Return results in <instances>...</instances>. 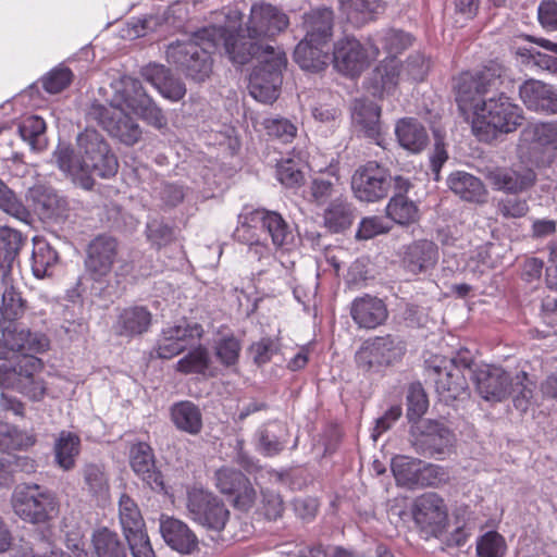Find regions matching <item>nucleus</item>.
Here are the masks:
<instances>
[{"label": "nucleus", "instance_id": "nucleus-1", "mask_svg": "<svg viewBox=\"0 0 557 557\" xmlns=\"http://www.w3.org/2000/svg\"><path fill=\"white\" fill-rule=\"evenodd\" d=\"M288 25L289 18L281 9L259 2L252 4L244 27L230 30L224 26H209L202 34L211 40L224 38V49L230 60L244 65L263 50H276L268 41Z\"/></svg>", "mask_w": 557, "mask_h": 557}, {"label": "nucleus", "instance_id": "nucleus-2", "mask_svg": "<svg viewBox=\"0 0 557 557\" xmlns=\"http://www.w3.org/2000/svg\"><path fill=\"white\" fill-rule=\"evenodd\" d=\"M28 310V301L15 286H7L0 306V357L7 349L42 352L49 346V339L41 333L20 329L16 324Z\"/></svg>", "mask_w": 557, "mask_h": 557}, {"label": "nucleus", "instance_id": "nucleus-3", "mask_svg": "<svg viewBox=\"0 0 557 557\" xmlns=\"http://www.w3.org/2000/svg\"><path fill=\"white\" fill-rule=\"evenodd\" d=\"M208 27L195 32L186 41L172 42L166 49L168 61L187 78L197 83L210 77L213 67L211 53L219 46L224 47V38L211 40L202 34Z\"/></svg>", "mask_w": 557, "mask_h": 557}, {"label": "nucleus", "instance_id": "nucleus-4", "mask_svg": "<svg viewBox=\"0 0 557 557\" xmlns=\"http://www.w3.org/2000/svg\"><path fill=\"white\" fill-rule=\"evenodd\" d=\"M4 359L0 362V386L17 391L33 400H39L45 394V386L39 373L42 362L34 356L35 351L24 349H7Z\"/></svg>", "mask_w": 557, "mask_h": 557}, {"label": "nucleus", "instance_id": "nucleus-5", "mask_svg": "<svg viewBox=\"0 0 557 557\" xmlns=\"http://www.w3.org/2000/svg\"><path fill=\"white\" fill-rule=\"evenodd\" d=\"M523 119L521 108L502 94L474 106L472 132L479 140L491 143L498 134L515 132Z\"/></svg>", "mask_w": 557, "mask_h": 557}, {"label": "nucleus", "instance_id": "nucleus-6", "mask_svg": "<svg viewBox=\"0 0 557 557\" xmlns=\"http://www.w3.org/2000/svg\"><path fill=\"white\" fill-rule=\"evenodd\" d=\"M473 364L469 351H460L450 359L436 356L426 362L428 376L434 381L442 401L450 404L469 395L467 377L474 373Z\"/></svg>", "mask_w": 557, "mask_h": 557}, {"label": "nucleus", "instance_id": "nucleus-7", "mask_svg": "<svg viewBox=\"0 0 557 557\" xmlns=\"http://www.w3.org/2000/svg\"><path fill=\"white\" fill-rule=\"evenodd\" d=\"M258 64L249 77L250 95L263 103H272L278 98L282 86V72L287 64L286 54L282 50H263L253 57Z\"/></svg>", "mask_w": 557, "mask_h": 557}, {"label": "nucleus", "instance_id": "nucleus-8", "mask_svg": "<svg viewBox=\"0 0 557 557\" xmlns=\"http://www.w3.org/2000/svg\"><path fill=\"white\" fill-rule=\"evenodd\" d=\"M12 504L14 512L24 521L45 523L58 515L59 500L55 494L38 484L16 486Z\"/></svg>", "mask_w": 557, "mask_h": 557}, {"label": "nucleus", "instance_id": "nucleus-9", "mask_svg": "<svg viewBox=\"0 0 557 557\" xmlns=\"http://www.w3.org/2000/svg\"><path fill=\"white\" fill-rule=\"evenodd\" d=\"M456 437L443 422L422 420L411 424L409 443L414 451L425 458L444 459L451 453Z\"/></svg>", "mask_w": 557, "mask_h": 557}, {"label": "nucleus", "instance_id": "nucleus-10", "mask_svg": "<svg viewBox=\"0 0 557 557\" xmlns=\"http://www.w3.org/2000/svg\"><path fill=\"white\" fill-rule=\"evenodd\" d=\"M78 152L83 154L85 168L90 176L111 178L116 175L119 161L102 134L94 128H85L76 138Z\"/></svg>", "mask_w": 557, "mask_h": 557}, {"label": "nucleus", "instance_id": "nucleus-11", "mask_svg": "<svg viewBox=\"0 0 557 557\" xmlns=\"http://www.w3.org/2000/svg\"><path fill=\"white\" fill-rule=\"evenodd\" d=\"M406 352V344L399 336L386 334L363 342L357 350L355 359L358 368L363 371H380L383 367L399 361Z\"/></svg>", "mask_w": 557, "mask_h": 557}, {"label": "nucleus", "instance_id": "nucleus-12", "mask_svg": "<svg viewBox=\"0 0 557 557\" xmlns=\"http://www.w3.org/2000/svg\"><path fill=\"white\" fill-rule=\"evenodd\" d=\"M186 508L190 519L208 530L222 531L230 519V510L224 502L203 488L187 491Z\"/></svg>", "mask_w": 557, "mask_h": 557}, {"label": "nucleus", "instance_id": "nucleus-13", "mask_svg": "<svg viewBox=\"0 0 557 557\" xmlns=\"http://www.w3.org/2000/svg\"><path fill=\"white\" fill-rule=\"evenodd\" d=\"M394 178L386 166L376 161H369L355 171L351 189L358 200L376 202L387 197L394 186Z\"/></svg>", "mask_w": 557, "mask_h": 557}, {"label": "nucleus", "instance_id": "nucleus-14", "mask_svg": "<svg viewBox=\"0 0 557 557\" xmlns=\"http://www.w3.org/2000/svg\"><path fill=\"white\" fill-rule=\"evenodd\" d=\"M502 76L497 64L485 66L475 72H465L459 75L455 85L456 101L462 114L473 109L478 100L488 90L496 87Z\"/></svg>", "mask_w": 557, "mask_h": 557}, {"label": "nucleus", "instance_id": "nucleus-15", "mask_svg": "<svg viewBox=\"0 0 557 557\" xmlns=\"http://www.w3.org/2000/svg\"><path fill=\"white\" fill-rule=\"evenodd\" d=\"M379 52L375 45L368 48L354 36H344L333 45L332 62L339 73L357 77L369 67Z\"/></svg>", "mask_w": 557, "mask_h": 557}, {"label": "nucleus", "instance_id": "nucleus-16", "mask_svg": "<svg viewBox=\"0 0 557 557\" xmlns=\"http://www.w3.org/2000/svg\"><path fill=\"white\" fill-rule=\"evenodd\" d=\"M414 524L426 534L438 537L448 525V508L442 496L428 492L418 496L411 505Z\"/></svg>", "mask_w": 557, "mask_h": 557}, {"label": "nucleus", "instance_id": "nucleus-17", "mask_svg": "<svg viewBox=\"0 0 557 557\" xmlns=\"http://www.w3.org/2000/svg\"><path fill=\"white\" fill-rule=\"evenodd\" d=\"M202 333L203 329L199 323L183 321L180 324L168 326L159 335L151 356L159 359H171L200 339Z\"/></svg>", "mask_w": 557, "mask_h": 557}, {"label": "nucleus", "instance_id": "nucleus-18", "mask_svg": "<svg viewBox=\"0 0 557 557\" xmlns=\"http://www.w3.org/2000/svg\"><path fill=\"white\" fill-rule=\"evenodd\" d=\"M119 252L117 240L108 235H98L87 246L85 270L91 280L99 282L112 270Z\"/></svg>", "mask_w": 557, "mask_h": 557}, {"label": "nucleus", "instance_id": "nucleus-19", "mask_svg": "<svg viewBox=\"0 0 557 557\" xmlns=\"http://www.w3.org/2000/svg\"><path fill=\"white\" fill-rule=\"evenodd\" d=\"M215 486L222 494L233 497L234 506L247 510L256 499L250 481L239 470L221 468L215 472Z\"/></svg>", "mask_w": 557, "mask_h": 557}, {"label": "nucleus", "instance_id": "nucleus-20", "mask_svg": "<svg viewBox=\"0 0 557 557\" xmlns=\"http://www.w3.org/2000/svg\"><path fill=\"white\" fill-rule=\"evenodd\" d=\"M35 212L45 223H62L69 216V202L53 188L38 185L28 191Z\"/></svg>", "mask_w": 557, "mask_h": 557}, {"label": "nucleus", "instance_id": "nucleus-21", "mask_svg": "<svg viewBox=\"0 0 557 557\" xmlns=\"http://www.w3.org/2000/svg\"><path fill=\"white\" fill-rule=\"evenodd\" d=\"M129 465L134 473L152 491L163 492V474L156 466L153 449L146 442L133 443L129 448Z\"/></svg>", "mask_w": 557, "mask_h": 557}, {"label": "nucleus", "instance_id": "nucleus-22", "mask_svg": "<svg viewBox=\"0 0 557 557\" xmlns=\"http://www.w3.org/2000/svg\"><path fill=\"white\" fill-rule=\"evenodd\" d=\"M487 178L497 190L518 195L530 190L537 181L535 171L529 166L496 168L488 172Z\"/></svg>", "mask_w": 557, "mask_h": 557}, {"label": "nucleus", "instance_id": "nucleus-23", "mask_svg": "<svg viewBox=\"0 0 557 557\" xmlns=\"http://www.w3.org/2000/svg\"><path fill=\"white\" fill-rule=\"evenodd\" d=\"M438 257V247L434 242L419 239L404 247L401 264L408 273L425 274L435 268Z\"/></svg>", "mask_w": 557, "mask_h": 557}, {"label": "nucleus", "instance_id": "nucleus-24", "mask_svg": "<svg viewBox=\"0 0 557 557\" xmlns=\"http://www.w3.org/2000/svg\"><path fill=\"white\" fill-rule=\"evenodd\" d=\"M335 14L326 7H320L304 13L301 28L302 39L313 45H330L334 35Z\"/></svg>", "mask_w": 557, "mask_h": 557}, {"label": "nucleus", "instance_id": "nucleus-25", "mask_svg": "<svg viewBox=\"0 0 557 557\" xmlns=\"http://www.w3.org/2000/svg\"><path fill=\"white\" fill-rule=\"evenodd\" d=\"M411 186L408 178L400 175L395 176V194L386 206V214L391 220L400 225L411 224L419 219L417 205L406 196Z\"/></svg>", "mask_w": 557, "mask_h": 557}, {"label": "nucleus", "instance_id": "nucleus-26", "mask_svg": "<svg viewBox=\"0 0 557 557\" xmlns=\"http://www.w3.org/2000/svg\"><path fill=\"white\" fill-rule=\"evenodd\" d=\"M52 159L57 166L75 184L84 189H91L95 181L90 176L88 170L85 168L83 154L76 152L74 148L69 145L59 144L52 154Z\"/></svg>", "mask_w": 557, "mask_h": 557}, {"label": "nucleus", "instance_id": "nucleus-27", "mask_svg": "<svg viewBox=\"0 0 557 557\" xmlns=\"http://www.w3.org/2000/svg\"><path fill=\"white\" fill-rule=\"evenodd\" d=\"M245 220L250 223L261 224V227L267 230L273 245L277 248L288 250L294 244L295 236L293 230L283 216L275 211L257 209L245 216Z\"/></svg>", "mask_w": 557, "mask_h": 557}, {"label": "nucleus", "instance_id": "nucleus-28", "mask_svg": "<svg viewBox=\"0 0 557 557\" xmlns=\"http://www.w3.org/2000/svg\"><path fill=\"white\" fill-rule=\"evenodd\" d=\"M476 391L485 400L502 401L509 395L511 376L502 368L474 370Z\"/></svg>", "mask_w": 557, "mask_h": 557}, {"label": "nucleus", "instance_id": "nucleus-29", "mask_svg": "<svg viewBox=\"0 0 557 557\" xmlns=\"http://www.w3.org/2000/svg\"><path fill=\"white\" fill-rule=\"evenodd\" d=\"M350 315L359 327L370 330L382 325L388 317V311L382 299L366 294L351 302Z\"/></svg>", "mask_w": 557, "mask_h": 557}, {"label": "nucleus", "instance_id": "nucleus-30", "mask_svg": "<svg viewBox=\"0 0 557 557\" xmlns=\"http://www.w3.org/2000/svg\"><path fill=\"white\" fill-rule=\"evenodd\" d=\"M160 532L165 543L182 554H190L198 548V539L189 527L175 518L161 519Z\"/></svg>", "mask_w": 557, "mask_h": 557}, {"label": "nucleus", "instance_id": "nucleus-31", "mask_svg": "<svg viewBox=\"0 0 557 557\" xmlns=\"http://www.w3.org/2000/svg\"><path fill=\"white\" fill-rule=\"evenodd\" d=\"M152 323L151 312L144 306H132L121 310L114 324L119 336L134 337L148 332Z\"/></svg>", "mask_w": 557, "mask_h": 557}, {"label": "nucleus", "instance_id": "nucleus-32", "mask_svg": "<svg viewBox=\"0 0 557 557\" xmlns=\"http://www.w3.org/2000/svg\"><path fill=\"white\" fill-rule=\"evenodd\" d=\"M401 63L394 57H387L373 70L371 83L374 90H369L373 97L384 98L394 92L398 84Z\"/></svg>", "mask_w": 557, "mask_h": 557}, {"label": "nucleus", "instance_id": "nucleus-33", "mask_svg": "<svg viewBox=\"0 0 557 557\" xmlns=\"http://www.w3.org/2000/svg\"><path fill=\"white\" fill-rule=\"evenodd\" d=\"M257 449L265 457L281 454L288 442V430L280 421L263 424L256 433Z\"/></svg>", "mask_w": 557, "mask_h": 557}, {"label": "nucleus", "instance_id": "nucleus-34", "mask_svg": "<svg viewBox=\"0 0 557 557\" xmlns=\"http://www.w3.org/2000/svg\"><path fill=\"white\" fill-rule=\"evenodd\" d=\"M294 59L305 71H324L332 61L327 45H313L302 39L295 48Z\"/></svg>", "mask_w": 557, "mask_h": 557}, {"label": "nucleus", "instance_id": "nucleus-35", "mask_svg": "<svg viewBox=\"0 0 557 557\" xmlns=\"http://www.w3.org/2000/svg\"><path fill=\"white\" fill-rule=\"evenodd\" d=\"M351 117L367 137L379 139L381 136V108L375 102L368 99H355Z\"/></svg>", "mask_w": 557, "mask_h": 557}, {"label": "nucleus", "instance_id": "nucleus-36", "mask_svg": "<svg viewBox=\"0 0 557 557\" xmlns=\"http://www.w3.org/2000/svg\"><path fill=\"white\" fill-rule=\"evenodd\" d=\"M171 421L177 430L196 436L203 428L200 408L189 400L175 403L170 408Z\"/></svg>", "mask_w": 557, "mask_h": 557}, {"label": "nucleus", "instance_id": "nucleus-37", "mask_svg": "<svg viewBox=\"0 0 557 557\" xmlns=\"http://www.w3.org/2000/svg\"><path fill=\"white\" fill-rule=\"evenodd\" d=\"M449 189L465 201L484 202L487 190L483 182L467 172L458 171L451 173L447 180Z\"/></svg>", "mask_w": 557, "mask_h": 557}, {"label": "nucleus", "instance_id": "nucleus-38", "mask_svg": "<svg viewBox=\"0 0 557 557\" xmlns=\"http://www.w3.org/2000/svg\"><path fill=\"white\" fill-rule=\"evenodd\" d=\"M114 90L110 104L114 109L124 111L125 109L134 110L139 101L147 96L140 81L124 76L112 85Z\"/></svg>", "mask_w": 557, "mask_h": 557}, {"label": "nucleus", "instance_id": "nucleus-39", "mask_svg": "<svg viewBox=\"0 0 557 557\" xmlns=\"http://www.w3.org/2000/svg\"><path fill=\"white\" fill-rule=\"evenodd\" d=\"M91 546L97 557H128L127 541L107 527L92 532Z\"/></svg>", "mask_w": 557, "mask_h": 557}, {"label": "nucleus", "instance_id": "nucleus-40", "mask_svg": "<svg viewBox=\"0 0 557 557\" xmlns=\"http://www.w3.org/2000/svg\"><path fill=\"white\" fill-rule=\"evenodd\" d=\"M395 133L400 146L413 153L422 151L429 140L424 126L412 117L399 120Z\"/></svg>", "mask_w": 557, "mask_h": 557}, {"label": "nucleus", "instance_id": "nucleus-41", "mask_svg": "<svg viewBox=\"0 0 557 557\" xmlns=\"http://www.w3.org/2000/svg\"><path fill=\"white\" fill-rule=\"evenodd\" d=\"M59 261L60 256L49 242L45 238H34L32 271L36 277L42 278L52 275Z\"/></svg>", "mask_w": 557, "mask_h": 557}, {"label": "nucleus", "instance_id": "nucleus-42", "mask_svg": "<svg viewBox=\"0 0 557 557\" xmlns=\"http://www.w3.org/2000/svg\"><path fill=\"white\" fill-rule=\"evenodd\" d=\"M79 450V436L69 431H62L54 443L55 463L64 471L72 470L75 467Z\"/></svg>", "mask_w": 557, "mask_h": 557}, {"label": "nucleus", "instance_id": "nucleus-43", "mask_svg": "<svg viewBox=\"0 0 557 557\" xmlns=\"http://www.w3.org/2000/svg\"><path fill=\"white\" fill-rule=\"evenodd\" d=\"M422 460L408 456H396L392 459L391 469L397 485L409 488L418 486Z\"/></svg>", "mask_w": 557, "mask_h": 557}, {"label": "nucleus", "instance_id": "nucleus-44", "mask_svg": "<svg viewBox=\"0 0 557 557\" xmlns=\"http://www.w3.org/2000/svg\"><path fill=\"white\" fill-rule=\"evenodd\" d=\"M119 516L125 539L146 531L140 510L128 495L124 494L120 498Z\"/></svg>", "mask_w": 557, "mask_h": 557}, {"label": "nucleus", "instance_id": "nucleus-45", "mask_svg": "<svg viewBox=\"0 0 557 557\" xmlns=\"http://www.w3.org/2000/svg\"><path fill=\"white\" fill-rule=\"evenodd\" d=\"M352 220V207L342 198L334 199L324 211V225L333 233L347 230Z\"/></svg>", "mask_w": 557, "mask_h": 557}, {"label": "nucleus", "instance_id": "nucleus-46", "mask_svg": "<svg viewBox=\"0 0 557 557\" xmlns=\"http://www.w3.org/2000/svg\"><path fill=\"white\" fill-rule=\"evenodd\" d=\"M381 0H339L342 11L352 25L360 27L372 21L377 9L381 7Z\"/></svg>", "mask_w": 557, "mask_h": 557}, {"label": "nucleus", "instance_id": "nucleus-47", "mask_svg": "<svg viewBox=\"0 0 557 557\" xmlns=\"http://www.w3.org/2000/svg\"><path fill=\"white\" fill-rule=\"evenodd\" d=\"M107 132L126 146L135 145L141 137L139 125L123 111H120L113 122L109 123Z\"/></svg>", "mask_w": 557, "mask_h": 557}, {"label": "nucleus", "instance_id": "nucleus-48", "mask_svg": "<svg viewBox=\"0 0 557 557\" xmlns=\"http://www.w3.org/2000/svg\"><path fill=\"white\" fill-rule=\"evenodd\" d=\"M18 134L33 150H42L47 145L46 122L38 115L25 117L18 125Z\"/></svg>", "mask_w": 557, "mask_h": 557}, {"label": "nucleus", "instance_id": "nucleus-49", "mask_svg": "<svg viewBox=\"0 0 557 557\" xmlns=\"http://www.w3.org/2000/svg\"><path fill=\"white\" fill-rule=\"evenodd\" d=\"M211 364V358L206 347L199 345L181 358L175 366L177 372L183 374L205 375Z\"/></svg>", "mask_w": 557, "mask_h": 557}, {"label": "nucleus", "instance_id": "nucleus-50", "mask_svg": "<svg viewBox=\"0 0 557 557\" xmlns=\"http://www.w3.org/2000/svg\"><path fill=\"white\" fill-rule=\"evenodd\" d=\"M535 384L529 379V374L524 371L517 373L510 381L509 395L513 396V406L521 412H525L529 408Z\"/></svg>", "mask_w": 557, "mask_h": 557}, {"label": "nucleus", "instance_id": "nucleus-51", "mask_svg": "<svg viewBox=\"0 0 557 557\" xmlns=\"http://www.w3.org/2000/svg\"><path fill=\"white\" fill-rule=\"evenodd\" d=\"M0 209L7 214L24 222L29 223L32 214L24 206L23 201L2 180H0Z\"/></svg>", "mask_w": 557, "mask_h": 557}, {"label": "nucleus", "instance_id": "nucleus-52", "mask_svg": "<svg viewBox=\"0 0 557 557\" xmlns=\"http://www.w3.org/2000/svg\"><path fill=\"white\" fill-rule=\"evenodd\" d=\"M549 86L541 81H527L519 88L520 98L528 109L541 112Z\"/></svg>", "mask_w": 557, "mask_h": 557}, {"label": "nucleus", "instance_id": "nucleus-53", "mask_svg": "<svg viewBox=\"0 0 557 557\" xmlns=\"http://www.w3.org/2000/svg\"><path fill=\"white\" fill-rule=\"evenodd\" d=\"M407 418L418 422L429 408L428 395L420 382L411 383L407 389Z\"/></svg>", "mask_w": 557, "mask_h": 557}, {"label": "nucleus", "instance_id": "nucleus-54", "mask_svg": "<svg viewBox=\"0 0 557 557\" xmlns=\"http://www.w3.org/2000/svg\"><path fill=\"white\" fill-rule=\"evenodd\" d=\"M380 42L389 57L396 58L412 45L413 37L404 30L389 28L382 32Z\"/></svg>", "mask_w": 557, "mask_h": 557}, {"label": "nucleus", "instance_id": "nucleus-55", "mask_svg": "<svg viewBox=\"0 0 557 557\" xmlns=\"http://www.w3.org/2000/svg\"><path fill=\"white\" fill-rule=\"evenodd\" d=\"M146 236L151 246L157 249L172 244L176 238L174 227L157 219L147 223Z\"/></svg>", "mask_w": 557, "mask_h": 557}, {"label": "nucleus", "instance_id": "nucleus-56", "mask_svg": "<svg viewBox=\"0 0 557 557\" xmlns=\"http://www.w3.org/2000/svg\"><path fill=\"white\" fill-rule=\"evenodd\" d=\"M449 480L450 475L447 468L440 465L426 463L422 461L418 486L438 487L448 483Z\"/></svg>", "mask_w": 557, "mask_h": 557}, {"label": "nucleus", "instance_id": "nucleus-57", "mask_svg": "<svg viewBox=\"0 0 557 557\" xmlns=\"http://www.w3.org/2000/svg\"><path fill=\"white\" fill-rule=\"evenodd\" d=\"M133 112L158 129L165 127L168 124L166 117L162 110L148 95L139 101V104H137Z\"/></svg>", "mask_w": 557, "mask_h": 557}, {"label": "nucleus", "instance_id": "nucleus-58", "mask_svg": "<svg viewBox=\"0 0 557 557\" xmlns=\"http://www.w3.org/2000/svg\"><path fill=\"white\" fill-rule=\"evenodd\" d=\"M214 349L218 360L225 367H232L238 362L242 345L235 336L231 335L219 339Z\"/></svg>", "mask_w": 557, "mask_h": 557}, {"label": "nucleus", "instance_id": "nucleus-59", "mask_svg": "<svg viewBox=\"0 0 557 557\" xmlns=\"http://www.w3.org/2000/svg\"><path fill=\"white\" fill-rule=\"evenodd\" d=\"M505 552V540L495 531L485 533L476 543V554L480 557H502Z\"/></svg>", "mask_w": 557, "mask_h": 557}, {"label": "nucleus", "instance_id": "nucleus-60", "mask_svg": "<svg viewBox=\"0 0 557 557\" xmlns=\"http://www.w3.org/2000/svg\"><path fill=\"white\" fill-rule=\"evenodd\" d=\"M267 134L270 137L289 143L296 136L297 127L285 117H269L262 122Z\"/></svg>", "mask_w": 557, "mask_h": 557}, {"label": "nucleus", "instance_id": "nucleus-61", "mask_svg": "<svg viewBox=\"0 0 557 557\" xmlns=\"http://www.w3.org/2000/svg\"><path fill=\"white\" fill-rule=\"evenodd\" d=\"M84 482L92 495H101L108 491V479L103 468L96 463H87L82 469Z\"/></svg>", "mask_w": 557, "mask_h": 557}, {"label": "nucleus", "instance_id": "nucleus-62", "mask_svg": "<svg viewBox=\"0 0 557 557\" xmlns=\"http://www.w3.org/2000/svg\"><path fill=\"white\" fill-rule=\"evenodd\" d=\"M73 73L69 67H55L41 78L45 91L51 95L63 91L72 82Z\"/></svg>", "mask_w": 557, "mask_h": 557}, {"label": "nucleus", "instance_id": "nucleus-63", "mask_svg": "<svg viewBox=\"0 0 557 557\" xmlns=\"http://www.w3.org/2000/svg\"><path fill=\"white\" fill-rule=\"evenodd\" d=\"M276 175L278 181L288 188L298 187L305 181L299 164L292 159L283 160L277 163Z\"/></svg>", "mask_w": 557, "mask_h": 557}, {"label": "nucleus", "instance_id": "nucleus-64", "mask_svg": "<svg viewBox=\"0 0 557 557\" xmlns=\"http://www.w3.org/2000/svg\"><path fill=\"white\" fill-rule=\"evenodd\" d=\"M527 132L531 136L532 143L542 147L557 149V124L539 123L529 127Z\"/></svg>", "mask_w": 557, "mask_h": 557}]
</instances>
